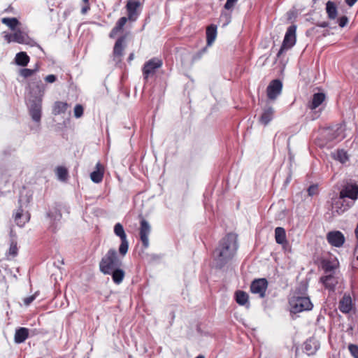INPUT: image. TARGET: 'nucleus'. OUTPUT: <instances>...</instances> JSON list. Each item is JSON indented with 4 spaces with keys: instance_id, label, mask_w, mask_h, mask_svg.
I'll return each mask as SVG.
<instances>
[{
    "instance_id": "obj_28",
    "label": "nucleus",
    "mask_w": 358,
    "mask_h": 358,
    "mask_svg": "<svg viewBox=\"0 0 358 358\" xmlns=\"http://www.w3.org/2000/svg\"><path fill=\"white\" fill-rule=\"evenodd\" d=\"M217 36V26L210 24L206 29L207 45L210 46Z\"/></svg>"
},
{
    "instance_id": "obj_16",
    "label": "nucleus",
    "mask_w": 358,
    "mask_h": 358,
    "mask_svg": "<svg viewBox=\"0 0 358 358\" xmlns=\"http://www.w3.org/2000/svg\"><path fill=\"white\" fill-rule=\"evenodd\" d=\"M320 281L324 285L326 289L330 291H334L336 285L338 283V280L333 273L322 276Z\"/></svg>"
},
{
    "instance_id": "obj_55",
    "label": "nucleus",
    "mask_w": 358,
    "mask_h": 358,
    "mask_svg": "<svg viewBox=\"0 0 358 358\" xmlns=\"http://www.w3.org/2000/svg\"><path fill=\"white\" fill-rule=\"evenodd\" d=\"M134 58V53H131L128 57V60L129 62L132 61Z\"/></svg>"
},
{
    "instance_id": "obj_27",
    "label": "nucleus",
    "mask_w": 358,
    "mask_h": 358,
    "mask_svg": "<svg viewBox=\"0 0 358 358\" xmlns=\"http://www.w3.org/2000/svg\"><path fill=\"white\" fill-rule=\"evenodd\" d=\"M109 275H112V279L113 282L115 284L119 285L122 282L125 273L120 267H116L115 268H113L110 271Z\"/></svg>"
},
{
    "instance_id": "obj_21",
    "label": "nucleus",
    "mask_w": 358,
    "mask_h": 358,
    "mask_svg": "<svg viewBox=\"0 0 358 358\" xmlns=\"http://www.w3.org/2000/svg\"><path fill=\"white\" fill-rule=\"evenodd\" d=\"M12 40L20 44H29L30 38L27 33L18 29L13 34Z\"/></svg>"
},
{
    "instance_id": "obj_31",
    "label": "nucleus",
    "mask_w": 358,
    "mask_h": 358,
    "mask_svg": "<svg viewBox=\"0 0 358 358\" xmlns=\"http://www.w3.org/2000/svg\"><path fill=\"white\" fill-rule=\"evenodd\" d=\"M30 58L25 52H20L15 55V61L17 65L26 66L29 62Z\"/></svg>"
},
{
    "instance_id": "obj_48",
    "label": "nucleus",
    "mask_w": 358,
    "mask_h": 358,
    "mask_svg": "<svg viewBox=\"0 0 358 358\" xmlns=\"http://www.w3.org/2000/svg\"><path fill=\"white\" fill-rule=\"evenodd\" d=\"M34 299H35V296L34 295L26 297L24 299V303L26 306H29Z\"/></svg>"
},
{
    "instance_id": "obj_30",
    "label": "nucleus",
    "mask_w": 358,
    "mask_h": 358,
    "mask_svg": "<svg viewBox=\"0 0 358 358\" xmlns=\"http://www.w3.org/2000/svg\"><path fill=\"white\" fill-rule=\"evenodd\" d=\"M275 239L277 243L282 245L287 243L286 232L284 228L278 227L275 229Z\"/></svg>"
},
{
    "instance_id": "obj_59",
    "label": "nucleus",
    "mask_w": 358,
    "mask_h": 358,
    "mask_svg": "<svg viewBox=\"0 0 358 358\" xmlns=\"http://www.w3.org/2000/svg\"><path fill=\"white\" fill-rule=\"evenodd\" d=\"M357 259L358 260V256L357 257Z\"/></svg>"
},
{
    "instance_id": "obj_20",
    "label": "nucleus",
    "mask_w": 358,
    "mask_h": 358,
    "mask_svg": "<svg viewBox=\"0 0 358 358\" xmlns=\"http://www.w3.org/2000/svg\"><path fill=\"white\" fill-rule=\"evenodd\" d=\"M338 266V262L336 259L335 260H329L324 259L321 261V266L324 270L325 273H332L334 270Z\"/></svg>"
},
{
    "instance_id": "obj_38",
    "label": "nucleus",
    "mask_w": 358,
    "mask_h": 358,
    "mask_svg": "<svg viewBox=\"0 0 358 358\" xmlns=\"http://www.w3.org/2000/svg\"><path fill=\"white\" fill-rule=\"evenodd\" d=\"M57 175L59 180H66L68 177V171L65 167L59 166L57 169Z\"/></svg>"
},
{
    "instance_id": "obj_22",
    "label": "nucleus",
    "mask_w": 358,
    "mask_h": 358,
    "mask_svg": "<svg viewBox=\"0 0 358 358\" xmlns=\"http://www.w3.org/2000/svg\"><path fill=\"white\" fill-rule=\"evenodd\" d=\"M126 41V36H122L116 41L113 48V55L115 57H122L123 55V50L124 49V42Z\"/></svg>"
},
{
    "instance_id": "obj_7",
    "label": "nucleus",
    "mask_w": 358,
    "mask_h": 358,
    "mask_svg": "<svg viewBox=\"0 0 358 358\" xmlns=\"http://www.w3.org/2000/svg\"><path fill=\"white\" fill-rule=\"evenodd\" d=\"M162 66V61L158 58L154 57L146 62L143 67V75L145 80H148L149 76H153L157 69Z\"/></svg>"
},
{
    "instance_id": "obj_40",
    "label": "nucleus",
    "mask_w": 358,
    "mask_h": 358,
    "mask_svg": "<svg viewBox=\"0 0 358 358\" xmlns=\"http://www.w3.org/2000/svg\"><path fill=\"white\" fill-rule=\"evenodd\" d=\"M336 159L341 163H345L348 159V157L343 150H341L337 151Z\"/></svg>"
},
{
    "instance_id": "obj_46",
    "label": "nucleus",
    "mask_w": 358,
    "mask_h": 358,
    "mask_svg": "<svg viewBox=\"0 0 358 358\" xmlns=\"http://www.w3.org/2000/svg\"><path fill=\"white\" fill-rule=\"evenodd\" d=\"M237 1L238 0H227V2L224 6V8L227 10L231 9L234 6V4L236 3Z\"/></svg>"
},
{
    "instance_id": "obj_14",
    "label": "nucleus",
    "mask_w": 358,
    "mask_h": 358,
    "mask_svg": "<svg viewBox=\"0 0 358 358\" xmlns=\"http://www.w3.org/2000/svg\"><path fill=\"white\" fill-rule=\"evenodd\" d=\"M141 3L138 1L129 0L127 1L126 8L129 20L134 22L137 20L139 12L138 8L140 7Z\"/></svg>"
},
{
    "instance_id": "obj_13",
    "label": "nucleus",
    "mask_w": 358,
    "mask_h": 358,
    "mask_svg": "<svg viewBox=\"0 0 358 358\" xmlns=\"http://www.w3.org/2000/svg\"><path fill=\"white\" fill-rule=\"evenodd\" d=\"M296 26L295 24H292L287 28L282 41L284 47L289 49L294 45L296 43Z\"/></svg>"
},
{
    "instance_id": "obj_2",
    "label": "nucleus",
    "mask_w": 358,
    "mask_h": 358,
    "mask_svg": "<svg viewBox=\"0 0 358 358\" xmlns=\"http://www.w3.org/2000/svg\"><path fill=\"white\" fill-rule=\"evenodd\" d=\"M307 291V285H301L296 289L293 296L289 299V303L291 313H298L305 310H310L313 304L308 296H304Z\"/></svg>"
},
{
    "instance_id": "obj_15",
    "label": "nucleus",
    "mask_w": 358,
    "mask_h": 358,
    "mask_svg": "<svg viewBox=\"0 0 358 358\" xmlns=\"http://www.w3.org/2000/svg\"><path fill=\"white\" fill-rule=\"evenodd\" d=\"M319 348L320 343L314 338L307 339L303 343V351L308 356L315 355Z\"/></svg>"
},
{
    "instance_id": "obj_47",
    "label": "nucleus",
    "mask_w": 358,
    "mask_h": 358,
    "mask_svg": "<svg viewBox=\"0 0 358 358\" xmlns=\"http://www.w3.org/2000/svg\"><path fill=\"white\" fill-rule=\"evenodd\" d=\"M56 80H57V77H56V76H55L53 74L48 75L45 78V80L49 83H52L55 82Z\"/></svg>"
},
{
    "instance_id": "obj_49",
    "label": "nucleus",
    "mask_w": 358,
    "mask_h": 358,
    "mask_svg": "<svg viewBox=\"0 0 358 358\" xmlns=\"http://www.w3.org/2000/svg\"><path fill=\"white\" fill-rule=\"evenodd\" d=\"M288 49H289L288 48L284 47L283 45L282 44V45H281V47H280V50H279V51H278V52L277 54V57H280V55L284 52V51L285 50H288Z\"/></svg>"
},
{
    "instance_id": "obj_50",
    "label": "nucleus",
    "mask_w": 358,
    "mask_h": 358,
    "mask_svg": "<svg viewBox=\"0 0 358 358\" xmlns=\"http://www.w3.org/2000/svg\"><path fill=\"white\" fill-rule=\"evenodd\" d=\"M90 5L89 3L87 4H85V6H83L81 9V13L82 14H85L87 13V11L90 10Z\"/></svg>"
},
{
    "instance_id": "obj_25",
    "label": "nucleus",
    "mask_w": 358,
    "mask_h": 358,
    "mask_svg": "<svg viewBox=\"0 0 358 358\" xmlns=\"http://www.w3.org/2000/svg\"><path fill=\"white\" fill-rule=\"evenodd\" d=\"M29 336V329L25 327H20L16 329L15 334V342L16 343H22L25 341V340Z\"/></svg>"
},
{
    "instance_id": "obj_5",
    "label": "nucleus",
    "mask_w": 358,
    "mask_h": 358,
    "mask_svg": "<svg viewBox=\"0 0 358 358\" xmlns=\"http://www.w3.org/2000/svg\"><path fill=\"white\" fill-rule=\"evenodd\" d=\"M29 99L43 100L45 92V86L39 78H34L29 83Z\"/></svg>"
},
{
    "instance_id": "obj_8",
    "label": "nucleus",
    "mask_w": 358,
    "mask_h": 358,
    "mask_svg": "<svg viewBox=\"0 0 358 358\" xmlns=\"http://www.w3.org/2000/svg\"><path fill=\"white\" fill-rule=\"evenodd\" d=\"M151 231V227L148 222L141 216L140 228H139V236L140 239L142 242L143 246L145 248H148L149 246V234Z\"/></svg>"
},
{
    "instance_id": "obj_12",
    "label": "nucleus",
    "mask_w": 358,
    "mask_h": 358,
    "mask_svg": "<svg viewBox=\"0 0 358 358\" xmlns=\"http://www.w3.org/2000/svg\"><path fill=\"white\" fill-rule=\"evenodd\" d=\"M341 199L349 198L352 200L358 199V185L356 184H348L340 192Z\"/></svg>"
},
{
    "instance_id": "obj_11",
    "label": "nucleus",
    "mask_w": 358,
    "mask_h": 358,
    "mask_svg": "<svg viewBox=\"0 0 358 358\" xmlns=\"http://www.w3.org/2000/svg\"><path fill=\"white\" fill-rule=\"evenodd\" d=\"M328 243L336 248L341 247L345 243V236L339 231H331L327 234Z\"/></svg>"
},
{
    "instance_id": "obj_29",
    "label": "nucleus",
    "mask_w": 358,
    "mask_h": 358,
    "mask_svg": "<svg viewBox=\"0 0 358 358\" xmlns=\"http://www.w3.org/2000/svg\"><path fill=\"white\" fill-rule=\"evenodd\" d=\"M326 12L330 20H335L338 15L336 5L331 1H328L326 3Z\"/></svg>"
},
{
    "instance_id": "obj_10",
    "label": "nucleus",
    "mask_w": 358,
    "mask_h": 358,
    "mask_svg": "<svg viewBox=\"0 0 358 358\" xmlns=\"http://www.w3.org/2000/svg\"><path fill=\"white\" fill-rule=\"evenodd\" d=\"M282 88V83L280 80H273L266 89L268 98L275 100L280 94Z\"/></svg>"
},
{
    "instance_id": "obj_37",
    "label": "nucleus",
    "mask_w": 358,
    "mask_h": 358,
    "mask_svg": "<svg viewBox=\"0 0 358 358\" xmlns=\"http://www.w3.org/2000/svg\"><path fill=\"white\" fill-rule=\"evenodd\" d=\"M231 20V14L227 12H222L220 17V22L222 23V27L228 25Z\"/></svg>"
},
{
    "instance_id": "obj_56",
    "label": "nucleus",
    "mask_w": 358,
    "mask_h": 358,
    "mask_svg": "<svg viewBox=\"0 0 358 358\" xmlns=\"http://www.w3.org/2000/svg\"><path fill=\"white\" fill-rule=\"evenodd\" d=\"M89 1H90V0H83V1L85 4L89 3Z\"/></svg>"
},
{
    "instance_id": "obj_3",
    "label": "nucleus",
    "mask_w": 358,
    "mask_h": 358,
    "mask_svg": "<svg viewBox=\"0 0 358 358\" xmlns=\"http://www.w3.org/2000/svg\"><path fill=\"white\" fill-rule=\"evenodd\" d=\"M122 266V261L117 256L115 249L110 248L101 258L99 262V270L103 274H110V271Z\"/></svg>"
},
{
    "instance_id": "obj_54",
    "label": "nucleus",
    "mask_w": 358,
    "mask_h": 358,
    "mask_svg": "<svg viewBox=\"0 0 358 358\" xmlns=\"http://www.w3.org/2000/svg\"><path fill=\"white\" fill-rule=\"evenodd\" d=\"M355 234L356 238L357 240V245H358V222H357V224L355 230Z\"/></svg>"
},
{
    "instance_id": "obj_33",
    "label": "nucleus",
    "mask_w": 358,
    "mask_h": 358,
    "mask_svg": "<svg viewBox=\"0 0 358 358\" xmlns=\"http://www.w3.org/2000/svg\"><path fill=\"white\" fill-rule=\"evenodd\" d=\"M343 199H341V197L339 196L338 198H337L336 200H334L333 201V203H332L333 208L336 209V211L338 214L345 212L348 208V206H344V204H343L344 200Z\"/></svg>"
},
{
    "instance_id": "obj_43",
    "label": "nucleus",
    "mask_w": 358,
    "mask_h": 358,
    "mask_svg": "<svg viewBox=\"0 0 358 358\" xmlns=\"http://www.w3.org/2000/svg\"><path fill=\"white\" fill-rule=\"evenodd\" d=\"M348 350L354 358H358V345L355 344H350Z\"/></svg>"
},
{
    "instance_id": "obj_42",
    "label": "nucleus",
    "mask_w": 358,
    "mask_h": 358,
    "mask_svg": "<svg viewBox=\"0 0 358 358\" xmlns=\"http://www.w3.org/2000/svg\"><path fill=\"white\" fill-rule=\"evenodd\" d=\"M84 108L82 105L76 104L74 108V116L76 118H80L83 115Z\"/></svg>"
},
{
    "instance_id": "obj_17",
    "label": "nucleus",
    "mask_w": 358,
    "mask_h": 358,
    "mask_svg": "<svg viewBox=\"0 0 358 358\" xmlns=\"http://www.w3.org/2000/svg\"><path fill=\"white\" fill-rule=\"evenodd\" d=\"M352 299L349 294H344L339 301L338 308L343 313H349L352 310Z\"/></svg>"
},
{
    "instance_id": "obj_23",
    "label": "nucleus",
    "mask_w": 358,
    "mask_h": 358,
    "mask_svg": "<svg viewBox=\"0 0 358 358\" xmlns=\"http://www.w3.org/2000/svg\"><path fill=\"white\" fill-rule=\"evenodd\" d=\"M248 299L249 296L245 292L238 290L235 292V300L240 306H245L248 308L250 306Z\"/></svg>"
},
{
    "instance_id": "obj_6",
    "label": "nucleus",
    "mask_w": 358,
    "mask_h": 358,
    "mask_svg": "<svg viewBox=\"0 0 358 358\" xmlns=\"http://www.w3.org/2000/svg\"><path fill=\"white\" fill-rule=\"evenodd\" d=\"M27 106L29 108V113L31 119L35 122L39 123L42 115V101L38 99H29Z\"/></svg>"
},
{
    "instance_id": "obj_57",
    "label": "nucleus",
    "mask_w": 358,
    "mask_h": 358,
    "mask_svg": "<svg viewBox=\"0 0 358 358\" xmlns=\"http://www.w3.org/2000/svg\"><path fill=\"white\" fill-rule=\"evenodd\" d=\"M196 358H205L203 355H199Z\"/></svg>"
},
{
    "instance_id": "obj_26",
    "label": "nucleus",
    "mask_w": 358,
    "mask_h": 358,
    "mask_svg": "<svg viewBox=\"0 0 358 358\" xmlns=\"http://www.w3.org/2000/svg\"><path fill=\"white\" fill-rule=\"evenodd\" d=\"M274 110L269 106L264 110V112L259 117V122L264 125H267L273 118Z\"/></svg>"
},
{
    "instance_id": "obj_53",
    "label": "nucleus",
    "mask_w": 358,
    "mask_h": 358,
    "mask_svg": "<svg viewBox=\"0 0 358 358\" xmlns=\"http://www.w3.org/2000/svg\"><path fill=\"white\" fill-rule=\"evenodd\" d=\"M357 1V0H345V2L349 6H352Z\"/></svg>"
},
{
    "instance_id": "obj_19",
    "label": "nucleus",
    "mask_w": 358,
    "mask_h": 358,
    "mask_svg": "<svg viewBox=\"0 0 358 358\" xmlns=\"http://www.w3.org/2000/svg\"><path fill=\"white\" fill-rule=\"evenodd\" d=\"M95 170L90 174L91 180L95 183H99L103 178L104 169L102 164L99 162L96 163Z\"/></svg>"
},
{
    "instance_id": "obj_52",
    "label": "nucleus",
    "mask_w": 358,
    "mask_h": 358,
    "mask_svg": "<svg viewBox=\"0 0 358 358\" xmlns=\"http://www.w3.org/2000/svg\"><path fill=\"white\" fill-rule=\"evenodd\" d=\"M4 38L7 41L8 43H10L11 41H13V40H12L13 34H6V35H5Z\"/></svg>"
},
{
    "instance_id": "obj_34",
    "label": "nucleus",
    "mask_w": 358,
    "mask_h": 358,
    "mask_svg": "<svg viewBox=\"0 0 358 358\" xmlns=\"http://www.w3.org/2000/svg\"><path fill=\"white\" fill-rule=\"evenodd\" d=\"M69 105L66 102L57 101L54 104L53 113L55 115H59L64 113L67 110Z\"/></svg>"
},
{
    "instance_id": "obj_45",
    "label": "nucleus",
    "mask_w": 358,
    "mask_h": 358,
    "mask_svg": "<svg viewBox=\"0 0 358 358\" xmlns=\"http://www.w3.org/2000/svg\"><path fill=\"white\" fill-rule=\"evenodd\" d=\"M348 22V18L345 15H343L338 19V23L341 27H345L347 25Z\"/></svg>"
},
{
    "instance_id": "obj_44",
    "label": "nucleus",
    "mask_w": 358,
    "mask_h": 358,
    "mask_svg": "<svg viewBox=\"0 0 358 358\" xmlns=\"http://www.w3.org/2000/svg\"><path fill=\"white\" fill-rule=\"evenodd\" d=\"M9 253L13 256H15L17 254V243L14 241H12L10 243Z\"/></svg>"
},
{
    "instance_id": "obj_32",
    "label": "nucleus",
    "mask_w": 358,
    "mask_h": 358,
    "mask_svg": "<svg viewBox=\"0 0 358 358\" xmlns=\"http://www.w3.org/2000/svg\"><path fill=\"white\" fill-rule=\"evenodd\" d=\"M342 129L341 127H337L336 129L329 128L327 129V139L329 141H332L339 137Z\"/></svg>"
},
{
    "instance_id": "obj_41",
    "label": "nucleus",
    "mask_w": 358,
    "mask_h": 358,
    "mask_svg": "<svg viewBox=\"0 0 358 358\" xmlns=\"http://www.w3.org/2000/svg\"><path fill=\"white\" fill-rule=\"evenodd\" d=\"M308 194L310 196H313L317 195L319 192L318 185L317 184H313L309 186L307 189Z\"/></svg>"
},
{
    "instance_id": "obj_24",
    "label": "nucleus",
    "mask_w": 358,
    "mask_h": 358,
    "mask_svg": "<svg viewBox=\"0 0 358 358\" xmlns=\"http://www.w3.org/2000/svg\"><path fill=\"white\" fill-rule=\"evenodd\" d=\"M128 20V17H120L109 34V37L112 38H115L116 35L122 30Z\"/></svg>"
},
{
    "instance_id": "obj_18",
    "label": "nucleus",
    "mask_w": 358,
    "mask_h": 358,
    "mask_svg": "<svg viewBox=\"0 0 358 358\" xmlns=\"http://www.w3.org/2000/svg\"><path fill=\"white\" fill-rule=\"evenodd\" d=\"M325 100V94L322 92L315 93L313 95L311 101L307 105L310 110H315L319 107Z\"/></svg>"
},
{
    "instance_id": "obj_58",
    "label": "nucleus",
    "mask_w": 358,
    "mask_h": 358,
    "mask_svg": "<svg viewBox=\"0 0 358 358\" xmlns=\"http://www.w3.org/2000/svg\"><path fill=\"white\" fill-rule=\"evenodd\" d=\"M47 215H48V217H50L52 216V215H51V213H47Z\"/></svg>"
},
{
    "instance_id": "obj_4",
    "label": "nucleus",
    "mask_w": 358,
    "mask_h": 358,
    "mask_svg": "<svg viewBox=\"0 0 358 358\" xmlns=\"http://www.w3.org/2000/svg\"><path fill=\"white\" fill-rule=\"evenodd\" d=\"M114 234L120 238L121 243L119 246L118 252L122 257H124L129 250V241L123 225L118 222L114 226Z\"/></svg>"
},
{
    "instance_id": "obj_9",
    "label": "nucleus",
    "mask_w": 358,
    "mask_h": 358,
    "mask_svg": "<svg viewBox=\"0 0 358 358\" xmlns=\"http://www.w3.org/2000/svg\"><path fill=\"white\" fill-rule=\"evenodd\" d=\"M267 287L268 281L266 278L255 279L250 285V291L253 294H259V297L264 298Z\"/></svg>"
},
{
    "instance_id": "obj_35",
    "label": "nucleus",
    "mask_w": 358,
    "mask_h": 358,
    "mask_svg": "<svg viewBox=\"0 0 358 358\" xmlns=\"http://www.w3.org/2000/svg\"><path fill=\"white\" fill-rule=\"evenodd\" d=\"M1 22L13 31H15L17 26L20 24L18 20L15 17H4L1 20Z\"/></svg>"
},
{
    "instance_id": "obj_39",
    "label": "nucleus",
    "mask_w": 358,
    "mask_h": 358,
    "mask_svg": "<svg viewBox=\"0 0 358 358\" xmlns=\"http://www.w3.org/2000/svg\"><path fill=\"white\" fill-rule=\"evenodd\" d=\"M37 71V69H22L20 70V75L24 78H27L34 75V73Z\"/></svg>"
},
{
    "instance_id": "obj_36",
    "label": "nucleus",
    "mask_w": 358,
    "mask_h": 358,
    "mask_svg": "<svg viewBox=\"0 0 358 358\" xmlns=\"http://www.w3.org/2000/svg\"><path fill=\"white\" fill-rule=\"evenodd\" d=\"M22 212H23V210L22 208V206H20L14 215V219H15L16 224L20 227L23 226L27 222H28V220L29 219V217H26V219L24 221H22L21 217L22 215Z\"/></svg>"
},
{
    "instance_id": "obj_51",
    "label": "nucleus",
    "mask_w": 358,
    "mask_h": 358,
    "mask_svg": "<svg viewBox=\"0 0 358 358\" xmlns=\"http://www.w3.org/2000/svg\"><path fill=\"white\" fill-rule=\"evenodd\" d=\"M317 26L322 28L327 27L329 26V22H322L320 23H317Z\"/></svg>"
},
{
    "instance_id": "obj_1",
    "label": "nucleus",
    "mask_w": 358,
    "mask_h": 358,
    "mask_svg": "<svg viewBox=\"0 0 358 358\" xmlns=\"http://www.w3.org/2000/svg\"><path fill=\"white\" fill-rule=\"evenodd\" d=\"M237 248L236 236L234 234H228L222 238L213 253L215 267H224L233 258Z\"/></svg>"
}]
</instances>
